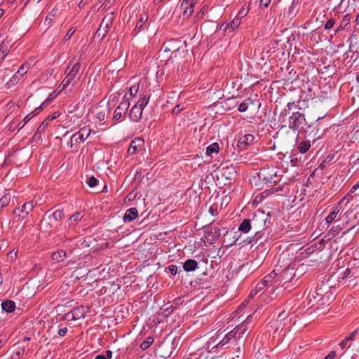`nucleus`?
<instances>
[{"instance_id": "obj_52", "label": "nucleus", "mask_w": 359, "mask_h": 359, "mask_svg": "<svg viewBox=\"0 0 359 359\" xmlns=\"http://www.w3.org/2000/svg\"><path fill=\"white\" fill-rule=\"evenodd\" d=\"M96 118L100 121H102L105 119V111H100L97 113Z\"/></svg>"}, {"instance_id": "obj_62", "label": "nucleus", "mask_w": 359, "mask_h": 359, "mask_svg": "<svg viewBox=\"0 0 359 359\" xmlns=\"http://www.w3.org/2000/svg\"><path fill=\"white\" fill-rule=\"evenodd\" d=\"M67 332V327H62L58 330V334L61 337L65 336Z\"/></svg>"}, {"instance_id": "obj_14", "label": "nucleus", "mask_w": 359, "mask_h": 359, "mask_svg": "<svg viewBox=\"0 0 359 359\" xmlns=\"http://www.w3.org/2000/svg\"><path fill=\"white\" fill-rule=\"evenodd\" d=\"M194 4L191 0H183L179 6V11L182 13L184 19L189 18L194 12Z\"/></svg>"}, {"instance_id": "obj_34", "label": "nucleus", "mask_w": 359, "mask_h": 359, "mask_svg": "<svg viewBox=\"0 0 359 359\" xmlns=\"http://www.w3.org/2000/svg\"><path fill=\"white\" fill-rule=\"evenodd\" d=\"M219 151V146L218 143H212L209 145L206 149V155L210 156L212 154H217Z\"/></svg>"}, {"instance_id": "obj_63", "label": "nucleus", "mask_w": 359, "mask_h": 359, "mask_svg": "<svg viewBox=\"0 0 359 359\" xmlns=\"http://www.w3.org/2000/svg\"><path fill=\"white\" fill-rule=\"evenodd\" d=\"M220 30H222L224 32H226L227 29H230L229 24L223 23L219 28Z\"/></svg>"}, {"instance_id": "obj_51", "label": "nucleus", "mask_w": 359, "mask_h": 359, "mask_svg": "<svg viewBox=\"0 0 359 359\" xmlns=\"http://www.w3.org/2000/svg\"><path fill=\"white\" fill-rule=\"evenodd\" d=\"M248 13V8L243 7L238 12L237 17H240V18L241 19V18H244L245 16H246Z\"/></svg>"}, {"instance_id": "obj_50", "label": "nucleus", "mask_w": 359, "mask_h": 359, "mask_svg": "<svg viewBox=\"0 0 359 359\" xmlns=\"http://www.w3.org/2000/svg\"><path fill=\"white\" fill-rule=\"evenodd\" d=\"M97 184V180L95 177L92 176L88 179V184L90 187L93 188L95 187Z\"/></svg>"}, {"instance_id": "obj_64", "label": "nucleus", "mask_w": 359, "mask_h": 359, "mask_svg": "<svg viewBox=\"0 0 359 359\" xmlns=\"http://www.w3.org/2000/svg\"><path fill=\"white\" fill-rule=\"evenodd\" d=\"M336 352L332 351L325 358V359H334L336 357Z\"/></svg>"}, {"instance_id": "obj_26", "label": "nucleus", "mask_w": 359, "mask_h": 359, "mask_svg": "<svg viewBox=\"0 0 359 359\" xmlns=\"http://www.w3.org/2000/svg\"><path fill=\"white\" fill-rule=\"evenodd\" d=\"M252 229L251 220L250 219H245L239 225L238 231L244 233H248Z\"/></svg>"}, {"instance_id": "obj_56", "label": "nucleus", "mask_w": 359, "mask_h": 359, "mask_svg": "<svg viewBox=\"0 0 359 359\" xmlns=\"http://www.w3.org/2000/svg\"><path fill=\"white\" fill-rule=\"evenodd\" d=\"M334 25V21L332 19L327 20L325 25V29H331Z\"/></svg>"}, {"instance_id": "obj_55", "label": "nucleus", "mask_w": 359, "mask_h": 359, "mask_svg": "<svg viewBox=\"0 0 359 359\" xmlns=\"http://www.w3.org/2000/svg\"><path fill=\"white\" fill-rule=\"evenodd\" d=\"M168 269L172 275H176L177 273L178 268L176 265H170L168 266Z\"/></svg>"}, {"instance_id": "obj_41", "label": "nucleus", "mask_w": 359, "mask_h": 359, "mask_svg": "<svg viewBox=\"0 0 359 359\" xmlns=\"http://www.w3.org/2000/svg\"><path fill=\"white\" fill-rule=\"evenodd\" d=\"M148 17L147 15H142L136 24V28L139 30L142 29L144 24L147 22Z\"/></svg>"}, {"instance_id": "obj_60", "label": "nucleus", "mask_w": 359, "mask_h": 359, "mask_svg": "<svg viewBox=\"0 0 359 359\" xmlns=\"http://www.w3.org/2000/svg\"><path fill=\"white\" fill-rule=\"evenodd\" d=\"M270 2H271V0H260L259 6L266 8L269 5Z\"/></svg>"}, {"instance_id": "obj_24", "label": "nucleus", "mask_w": 359, "mask_h": 359, "mask_svg": "<svg viewBox=\"0 0 359 359\" xmlns=\"http://www.w3.org/2000/svg\"><path fill=\"white\" fill-rule=\"evenodd\" d=\"M198 268V262L192 259H187L183 264V269L186 271H193Z\"/></svg>"}, {"instance_id": "obj_3", "label": "nucleus", "mask_w": 359, "mask_h": 359, "mask_svg": "<svg viewBox=\"0 0 359 359\" xmlns=\"http://www.w3.org/2000/svg\"><path fill=\"white\" fill-rule=\"evenodd\" d=\"M251 220V226L253 231L255 232V236L253 237H248L245 240H243L244 242H247L248 243H257L258 241V234L265 226L266 217L263 212H257L255 213L253 217Z\"/></svg>"}, {"instance_id": "obj_12", "label": "nucleus", "mask_w": 359, "mask_h": 359, "mask_svg": "<svg viewBox=\"0 0 359 359\" xmlns=\"http://www.w3.org/2000/svg\"><path fill=\"white\" fill-rule=\"evenodd\" d=\"M36 205V203H34L33 201H29L23 204L21 207L17 208L13 210V214L18 217L20 219H25L29 214V212L32 210L34 207Z\"/></svg>"}, {"instance_id": "obj_2", "label": "nucleus", "mask_w": 359, "mask_h": 359, "mask_svg": "<svg viewBox=\"0 0 359 359\" xmlns=\"http://www.w3.org/2000/svg\"><path fill=\"white\" fill-rule=\"evenodd\" d=\"M164 51L171 52L170 58L184 57L186 42L180 39H172L164 43Z\"/></svg>"}, {"instance_id": "obj_21", "label": "nucleus", "mask_w": 359, "mask_h": 359, "mask_svg": "<svg viewBox=\"0 0 359 359\" xmlns=\"http://www.w3.org/2000/svg\"><path fill=\"white\" fill-rule=\"evenodd\" d=\"M11 46L9 42L0 39V62L3 60L10 51Z\"/></svg>"}, {"instance_id": "obj_29", "label": "nucleus", "mask_w": 359, "mask_h": 359, "mask_svg": "<svg viewBox=\"0 0 359 359\" xmlns=\"http://www.w3.org/2000/svg\"><path fill=\"white\" fill-rule=\"evenodd\" d=\"M222 231H224V235L228 233L225 228L220 226H215L212 227L210 233L212 234L214 238H219L222 234Z\"/></svg>"}, {"instance_id": "obj_40", "label": "nucleus", "mask_w": 359, "mask_h": 359, "mask_svg": "<svg viewBox=\"0 0 359 359\" xmlns=\"http://www.w3.org/2000/svg\"><path fill=\"white\" fill-rule=\"evenodd\" d=\"M241 19L240 17H236L231 22L229 23L231 31H233L235 29L238 28L241 25Z\"/></svg>"}, {"instance_id": "obj_38", "label": "nucleus", "mask_w": 359, "mask_h": 359, "mask_svg": "<svg viewBox=\"0 0 359 359\" xmlns=\"http://www.w3.org/2000/svg\"><path fill=\"white\" fill-rule=\"evenodd\" d=\"M154 342V338L152 337H148L140 345V348L142 350L148 348Z\"/></svg>"}, {"instance_id": "obj_31", "label": "nucleus", "mask_w": 359, "mask_h": 359, "mask_svg": "<svg viewBox=\"0 0 359 359\" xmlns=\"http://www.w3.org/2000/svg\"><path fill=\"white\" fill-rule=\"evenodd\" d=\"M255 104V101L250 98L245 100L238 106V111L240 112H245L248 110L250 105Z\"/></svg>"}, {"instance_id": "obj_6", "label": "nucleus", "mask_w": 359, "mask_h": 359, "mask_svg": "<svg viewBox=\"0 0 359 359\" xmlns=\"http://www.w3.org/2000/svg\"><path fill=\"white\" fill-rule=\"evenodd\" d=\"M91 130L89 126L81 128L77 133L73 134L69 143V147L73 148L74 145H78L83 142L90 135Z\"/></svg>"}, {"instance_id": "obj_7", "label": "nucleus", "mask_w": 359, "mask_h": 359, "mask_svg": "<svg viewBox=\"0 0 359 359\" xmlns=\"http://www.w3.org/2000/svg\"><path fill=\"white\" fill-rule=\"evenodd\" d=\"M114 20L113 13L106 15L102 19L99 28L96 31L95 36L102 39L108 33Z\"/></svg>"}, {"instance_id": "obj_28", "label": "nucleus", "mask_w": 359, "mask_h": 359, "mask_svg": "<svg viewBox=\"0 0 359 359\" xmlns=\"http://www.w3.org/2000/svg\"><path fill=\"white\" fill-rule=\"evenodd\" d=\"M344 226H344V224H342V226H341L340 225L333 226L330 230V231L327 233V234L325 236V237H327L328 240L335 237L340 233V231Z\"/></svg>"}, {"instance_id": "obj_39", "label": "nucleus", "mask_w": 359, "mask_h": 359, "mask_svg": "<svg viewBox=\"0 0 359 359\" xmlns=\"http://www.w3.org/2000/svg\"><path fill=\"white\" fill-rule=\"evenodd\" d=\"M49 121L50 119L46 118L41 123V124L38 127L34 136H36L37 134L45 131L48 125Z\"/></svg>"}, {"instance_id": "obj_22", "label": "nucleus", "mask_w": 359, "mask_h": 359, "mask_svg": "<svg viewBox=\"0 0 359 359\" xmlns=\"http://www.w3.org/2000/svg\"><path fill=\"white\" fill-rule=\"evenodd\" d=\"M83 217V215L81 212H76L75 214L69 217L67 220L68 228L72 229L74 226H75L77 224V223L81 220Z\"/></svg>"}, {"instance_id": "obj_16", "label": "nucleus", "mask_w": 359, "mask_h": 359, "mask_svg": "<svg viewBox=\"0 0 359 359\" xmlns=\"http://www.w3.org/2000/svg\"><path fill=\"white\" fill-rule=\"evenodd\" d=\"M144 144V141L140 137H136L131 141L130 147L128 149L129 155H134L142 149Z\"/></svg>"}, {"instance_id": "obj_32", "label": "nucleus", "mask_w": 359, "mask_h": 359, "mask_svg": "<svg viewBox=\"0 0 359 359\" xmlns=\"http://www.w3.org/2000/svg\"><path fill=\"white\" fill-rule=\"evenodd\" d=\"M295 15H296L295 3L293 1L292 3L291 4V5L288 7V8L285 10L283 15L288 18H292Z\"/></svg>"}, {"instance_id": "obj_17", "label": "nucleus", "mask_w": 359, "mask_h": 359, "mask_svg": "<svg viewBox=\"0 0 359 359\" xmlns=\"http://www.w3.org/2000/svg\"><path fill=\"white\" fill-rule=\"evenodd\" d=\"M143 109L135 104L129 112V118L133 122H138L142 116Z\"/></svg>"}, {"instance_id": "obj_8", "label": "nucleus", "mask_w": 359, "mask_h": 359, "mask_svg": "<svg viewBox=\"0 0 359 359\" xmlns=\"http://www.w3.org/2000/svg\"><path fill=\"white\" fill-rule=\"evenodd\" d=\"M306 125L304 115L300 112H294L289 118V128L295 130L302 129Z\"/></svg>"}, {"instance_id": "obj_5", "label": "nucleus", "mask_w": 359, "mask_h": 359, "mask_svg": "<svg viewBox=\"0 0 359 359\" xmlns=\"http://www.w3.org/2000/svg\"><path fill=\"white\" fill-rule=\"evenodd\" d=\"M296 272L294 266H289L285 268L278 274L279 285L286 289L289 283H292V285H294L296 282L294 279L297 276Z\"/></svg>"}, {"instance_id": "obj_35", "label": "nucleus", "mask_w": 359, "mask_h": 359, "mask_svg": "<svg viewBox=\"0 0 359 359\" xmlns=\"http://www.w3.org/2000/svg\"><path fill=\"white\" fill-rule=\"evenodd\" d=\"M174 310V306L172 305H170L167 307H162L160 309L159 315H161L163 317L167 318L172 314Z\"/></svg>"}, {"instance_id": "obj_9", "label": "nucleus", "mask_w": 359, "mask_h": 359, "mask_svg": "<svg viewBox=\"0 0 359 359\" xmlns=\"http://www.w3.org/2000/svg\"><path fill=\"white\" fill-rule=\"evenodd\" d=\"M341 203V201H340L339 205L325 218V222L327 224H330L333 222L344 219V217H348L349 215V213H344V210L340 205Z\"/></svg>"}, {"instance_id": "obj_42", "label": "nucleus", "mask_w": 359, "mask_h": 359, "mask_svg": "<svg viewBox=\"0 0 359 359\" xmlns=\"http://www.w3.org/2000/svg\"><path fill=\"white\" fill-rule=\"evenodd\" d=\"M258 292H256L255 290H253L250 292L248 298L244 301L243 303L241 304V305L238 308V310H241L243 307L245 306V305L248 303V301L250 299H252L254 296H255Z\"/></svg>"}, {"instance_id": "obj_20", "label": "nucleus", "mask_w": 359, "mask_h": 359, "mask_svg": "<svg viewBox=\"0 0 359 359\" xmlns=\"http://www.w3.org/2000/svg\"><path fill=\"white\" fill-rule=\"evenodd\" d=\"M138 216V211L135 208H130L126 211L123 217L125 222H130L136 219Z\"/></svg>"}, {"instance_id": "obj_30", "label": "nucleus", "mask_w": 359, "mask_h": 359, "mask_svg": "<svg viewBox=\"0 0 359 359\" xmlns=\"http://www.w3.org/2000/svg\"><path fill=\"white\" fill-rule=\"evenodd\" d=\"M276 177V172H275L273 174H269V175H265L264 173L261 172L259 174V178L264 181V182H266V183H270V184H276L277 182V181H276L274 180V177Z\"/></svg>"}, {"instance_id": "obj_45", "label": "nucleus", "mask_w": 359, "mask_h": 359, "mask_svg": "<svg viewBox=\"0 0 359 359\" xmlns=\"http://www.w3.org/2000/svg\"><path fill=\"white\" fill-rule=\"evenodd\" d=\"M264 287H266V291L268 292V285L264 283V280H262L260 283H257L255 290H256V292H259L261 290H262Z\"/></svg>"}, {"instance_id": "obj_11", "label": "nucleus", "mask_w": 359, "mask_h": 359, "mask_svg": "<svg viewBox=\"0 0 359 359\" xmlns=\"http://www.w3.org/2000/svg\"><path fill=\"white\" fill-rule=\"evenodd\" d=\"M278 274L279 273L273 270L263 278L264 283L268 285V292H273L274 290L280 286Z\"/></svg>"}, {"instance_id": "obj_61", "label": "nucleus", "mask_w": 359, "mask_h": 359, "mask_svg": "<svg viewBox=\"0 0 359 359\" xmlns=\"http://www.w3.org/2000/svg\"><path fill=\"white\" fill-rule=\"evenodd\" d=\"M239 237H240V235L238 236V232H235L234 233V236H233V241L229 244H228L227 245L229 246H232L233 245H234L239 239Z\"/></svg>"}, {"instance_id": "obj_59", "label": "nucleus", "mask_w": 359, "mask_h": 359, "mask_svg": "<svg viewBox=\"0 0 359 359\" xmlns=\"http://www.w3.org/2000/svg\"><path fill=\"white\" fill-rule=\"evenodd\" d=\"M75 29L72 28L70 29L68 32L67 33L66 36H65V39L68 40L71 38V36L74 34Z\"/></svg>"}, {"instance_id": "obj_27", "label": "nucleus", "mask_w": 359, "mask_h": 359, "mask_svg": "<svg viewBox=\"0 0 359 359\" xmlns=\"http://www.w3.org/2000/svg\"><path fill=\"white\" fill-rule=\"evenodd\" d=\"M1 308L7 313H12L15 309V304L12 300H6L1 303Z\"/></svg>"}, {"instance_id": "obj_1", "label": "nucleus", "mask_w": 359, "mask_h": 359, "mask_svg": "<svg viewBox=\"0 0 359 359\" xmlns=\"http://www.w3.org/2000/svg\"><path fill=\"white\" fill-rule=\"evenodd\" d=\"M223 331H218L215 336L212 337L206 344V348H222L228 344H236L238 339L232 330L225 334H223Z\"/></svg>"}, {"instance_id": "obj_18", "label": "nucleus", "mask_w": 359, "mask_h": 359, "mask_svg": "<svg viewBox=\"0 0 359 359\" xmlns=\"http://www.w3.org/2000/svg\"><path fill=\"white\" fill-rule=\"evenodd\" d=\"M254 140V136L252 134H246L240 137L237 143V147L241 150L245 149V147L252 143Z\"/></svg>"}, {"instance_id": "obj_58", "label": "nucleus", "mask_w": 359, "mask_h": 359, "mask_svg": "<svg viewBox=\"0 0 359 359\" xmlns=\"http://www.w3.org/2000/svg\"><path fill=\"white\" fill-rule=\"evenodd\" d=\"M54 17H55V14H53V13H49V14L46 16V19H45V22H47V24H48V25H49V24H50V23H51V22L53 20Z\"/></svg>"}, {"instance_id": "obj_48", "label": "nucleus", "mask_w": 359, "mask_h": 359, "mask_svg": "<svg viewBox=\"0 0 359 359\" xmlns=\"http://www.w3.org/2000/svg\"><path fill=\"white\" fill-rule=\"evenodd\" d=\"M138 90H139V84L138 83L132 86L129 89L130 95L133 96V97H135L137 95Z\"/></svg>"}, {"instance_id": "obj_23", "label": "nucleus", "mask_w": 359, "mask_h": 359, "mask_svg": "<svg viewBox=\"0 0 359 359\" xmlns=\"http://www.w3.org/2000/svg\"><path fill=\"white\" fill-rule=\"evenodd\" d=\"M236 170L233 165L231 166H225L222 169V175L224 177L226 180H231L233 177L236 175Z\"/></svg>"}, {"instance_id": "obj_13", "label": "nucleus", "mask_w": 359, "mask_h": 359, "mask_svg": "<svg viewBox=\"0 0 359 359\" xmlns=\"http://www.w3.org/2000/svg\"><path fill=\"white\" fill-rule=\"evenodd\" d=\"M252 318V315H249L246 320L242 323L241 325L236 326L232 332H234V334L237 337L238 340H241V339L243 337L244 334L249 329L248 325L250 324L251 320Z\"/></svg>"}, {"instance_id": "obj_36", "label": "nucleus", "mask_w": 359, "mask_h": 359, "mask_svg": "<svg viewBox=\"0 0 359 359\" xmlns=\"http://www.w3.org/2000/svg\"><path fill=\"white\" fill-rule=\"evenodd\" d=\"M52 259L56 262H62L66 257V252L62 250L55 252L52 254Z\"/></svg>"}, {"instance_id": "obj_46", "label": "nucleus", "mask_w": 359, "mask_h": 359, "mask_svg": "<svg viewBox=\"0 0 359 359\" xmlns=\"http://www.w3.org/2000/svg\"><path fill=\"white\" fill-rule=\"evenodd\" d=\"M52 216L55 221L60 220L64 216V212L62 210H57L53 213Z\"/></svg>"}, {"instance_id": "obj_47", "label": "nucleus", "mask_w": 359, "mask_h": 359, "mask_svg": "<svg viewBox=\"0 0 359 359\" xmlns=\"http://www.w3.org/2000/svg\"><path fill=\"white\" fill-rule=\"evenodd\" d=\"M255 359H270L265 352L258 351L255 355Z\"/></svg>"}, {"instance_id": "obj_37", "label": "nucleus", "mask_w": 359, "mask_h": 359, "mask_svg": "<svg viewBox=\"0 0 359 359\" xmlns=\"http://www.w3.org/2000/svg\"><path fill=\"white\" fill-rule=\"evenodd\" d=\"M149 101V95H143L135 104L141 109H144V107L147 105Z\"/></svg>"}, {"instance_id": "obj_53", "label": "nucleus", "mask_w": 359, "mask_h": 359, "mask_svg": "<svg viewBox=\"0 0 359 359\" xmlns=\"http://www.w3.org/2000/svg\"><path fill=\"white\" fill-rule=\"evenodd\" d=\"M339 346L340 347L341 349H344L346 347H348V348L351 347V344H348V341H345V339H344L339 344Z\"/></svg>"}, {"instance_id": "obj_33", "label": "nucleus", "mask_w": 359, "mask_h": 359, "mask_svg": "<svg viewBox=\"0 0 359 359\" xmlns=\"http://www.w3.org/2000/svg\"><path fill=\"white\" fill-rule=\"evenodd\" d=\"M311 147V143L309 140H303L298 144V149L300 153H306Z\"/></svg>"}, {"instance_id": "obj_19", "label": "nucleus", "mask_w": 359, "mask_h": 359, "mask_svg": "<svg viewBox=\"0 0 359 359\" xmlns=\"http://www.w3.org/2000/svg\"><path fill=\"white\" fill-rule=\"evenodd\" d=\"M42 109V105L36 108L34 111L27 114L23 120L18 123L19 130L22 129L34 116L38 114Z\"/></svg>"}, {"instance_id": "obj_15", "label": "nucleus", "mask_w": 359, "mask_h": 359, "mask_svg": "<svg viewBox=\"0 0 359 359\" xmlns=\"http://www.w3.org/2000/svg\"><path fill=\"white\" fill-rule=\"evenodd\" d=\"M344 213H347V214L349 213V215L348 217H344V219H341L343 221L344 226H346V225H348V224L353 223V219L356 220V222L351 226V228H349L347 231H346L343 233V235H345L348 231H350L351 229H353L357 224H359V218L357 219V213L354 212L353 210H349L346 212L344 211Z\"/></svg>"}, {"instance_id": "obj_25", "label": "nucleus", "mask_w": 359, "mask_h": 359, "mask_svg": "<svg viewBox=\"0 0 359 359\" xmlns=\"http://www.w3.org/2000/svg\"><path fill=\"white\" fill-rule=\"evenodd\" d=\"M72 311L76 319L79 320L85 317V315L87 312V309L84 306H80L72 309Z\"/></svg>"}, {"instance_id": "obj_49", "label": "nucleus", "mask_w": 359, "mask_h": 359, "mask_svg": "<svg viewBox=\"0 0 359 359\" xmlns=\"http://www.w3.org/2000/svg\"><path fill=\"white\" fill-rule=\"evenodd\" d=\"M358 334V330H354L353 332H351L348 336L345 337V341H353L355 338V336Z\"/></svg>"}, {"instance_id": "obj_44", "label": "nucleus", "mask_w": 359, "mask_h": 359, "mask_svg": "<svg viewBox=\"0 0 359 359\" xmlns=\"http://www.w3.org/2000/svg\"><path fill=\"white\" fill-rule=\"evenodd\" d=\"M10 198L11 197L8 195H4V196H2L0 198V207L3 208L6 206L9 203Z\"/></svg>"}, {"instance_id": "obj_4", "label": "nucleus", "mask_w": 359, "mask_h": 359, "mask_svg": "<svg viewBox=\"0 0 359 359\" xmlns=\"http://www.w3.org/2000/svg\"><path fill=\"white\" fill-rule=\"evenodd\" d=\"M65 73L67 76L62 81L60 87H62V90H65L69 85L74 86L76 84L75 79L79 78L81 74V65L79 62L72 64L71 62L66 67Z\"/></svg>"}, {"instance_id": "obj_57", "label": "nucleus", "mask_w": 359, "mask_h": 359, "mask_svg": "<svg viewBox=\"0 0 359 359\" xmlns=\"http://www.w3.org/2000/svg\"><path fill=\"white\" fill-rule=\"evenodd\" d=\"M21 77L22 76H20V75L16 72L11 79L10 82L14 84L17 83Z\"/></svg>"}, {"instance_id": "obj_43", "label": "nucleus", "mask_w": 359, "mask_h": 359, "mask_svg": "<svg viewBox=\"0 0 359 359\" xmlns=\"http://www.w3.org/2000/svg\"><path fill=\"white\" fill-rule=\"evenodd\" d=\"M62 320H67V321H74L76 320V318L74 317V315H73L72 311L65 313L62 318Z\"/></svg>"}, {"instance_id": "obj_10", "label": "nucleus", "mask_w": 359, "mask_h": 359, "mask_svg": "<svg viewBox=\"0 0 359 359\" xmlns=\"http://www.w3.org/2000/svg\"><path fill=\"white\" fill-rule=\"evenodd\" d=\"M130 107V101L126 98V95L123 97V101L118 104L114 112V120L116 121H121L123 116L126 115Z\"/></svg>"}, {"instance_id": "obj_54", "label": "nucleus", "mask_w": 359, "mask_h": 359, "mask_svg": "<svg viewBox=\"0 0 359 359\" xmlns=\"http://www.w3.org/2000/svg\"><path fill=\"white\" fill-rule=\"evenodd\" d=\"M17 73L20 75V76H22L27 73V68L24 65H22L18 70Z\"/></svg>"}]
</instances>
